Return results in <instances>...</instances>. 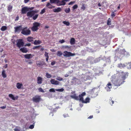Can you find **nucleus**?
<instances>
[{
  "label": "nucleus",
  "mask_w": 131,
  "mask_h": 131,
  "mask_svg": "<svg viewBox=\"0 0 131 131\" xmlns=\"http://www.w3.org/2000/svg\"><path fill=\"white\" fill-rule=\"evenodd\" d=\"M33 38L32 37H28L27 38V41H28L31 42L33 41Z\"/></svg>",
  "instance_id": "nucleus-28"
},
{
  "label": "nucleus",
  "mask_w": 131,
  "mask_h": 131,
  "mask_svg": "<svg viewBox=\"0 0 131 131\" xmlns=\"http://www.w3.org/2000/svg\"><path fill=\"white\" fill-rule=\"evenodd\" d=\"M110 104L112 105L114 103V101H113L111 100L110 101Z\"/></svg>",
  "instance_id": "nucleus-52"
},
{
  "label": "nucleus",
  "mask_w": 131,
  "mask_h": 131,
  "mask_svg": "<svg viewBox=\"0 0 131 131\" xmlns=\"http://www.w3.org/2000/svg\"><path fill=\"white\" fill-rule=\"evenodd\" d=\"M33 56L30 54H25L24 55V56L26 59H29L33 57Z\"/></svg>",
  "instance_id": "nucleus-16"
},
{
  "label": "nucleus",
  "mask_w": 131,
  "mask_h": 131,
  "mask_svg": "<svg viewBox=\"0 0 131 131\" xmlns=\"http://www.w3.org/2000/svg\"><path fill=\"white\" fill-rule=\"evenodd\" d=\"M49 58V57H46V61L47 62H48Z\"/></svg>",
  "instance_id": "nucleus-64"
},
{
  "label": "nucleus",
  "mask_w": 131,
  "mask_h": 131,
  "mask_svg": "<svg viewBox=\"0 0 131 131\" xmlns=\"http://www.w3.org/2000/svg\"><path fill=\"white\" fill-rule=\"evenodd\" d=\"M29 10V8L27 7H25L22 8L21 13L22 14H25L26 12Z\"/></svg>",
  "instance_id": "nucleus-9"
},
{
  "label": "nucleus",
  "mask_w": 131,
  "mask_h": 131,
  "mask_svg": "<svg viewBox=\"0 0 131 131\" xmlns=\"http://www.w3.org/2000/svg\"><path fill=\"white\" fill-rule=\"evenodd\" d=\"M115 12H112L111 14V16L112 17H114L115 16Z\"/></svg>",
  "instance_id": "nucleus-44"
},
{
  "label": "nucleus",
  "mask_w": 131,
  "mask_h": 131,
  "mask_svg": "<svg viewBox=\"0 0 131 131\" xmlns=\"http://www.w3.org/2000/svg\"><path fill=\"white\" fill-rule=\"evenodd\" d=\"M56 90L57 91L59 92H63L64 90V89L63 88L60 89H56Z\"/></svg>",
  "instance_id": "nucleus-38"
},
{
  "label": "nucleus",
  "mask_w": 131,
  "mask_h": 131,
  "mask_svg": "<svg viewBox=\"0 0 131 131\" xmlns=\"http://www.w3.org/2000/svg\"><path fill=\"white\" fill-rule=\"evenodd\" d=\"M50 82L52 84L56 85H59L60 83L58 81L53 79H51Z\"/></svg>",
  "instance_id": "nucleus-11"
},
{
  "label": "nucleus",
  "mask_w": 131,
  "mask_h": 131,
  "mask_svg": "<svg viewBox=\"0 0 131 131\" xmlns=\"http://www.w3.org/2000/svg\"><path fill=\"white\" fill-rule=\"evenodd\" d=\"M74 3V2H71L69 3L68 4H69V5H72Z\"/></svg>",
  "instance_id": "nucleus-55"
},
{
  "label": "nucleus",
  "mask_w": 131,
  "mask_h": 131,
  "mask_svg": "<svg viewBox=\"0 0 131 131\" xmlns=\"http://www.w3.org/2000/svg\"><path fill=\"white\" fill-rule=\"evenodd\" d=\"M49 91L50 92H55L53 88H52V89H50L49 90Z\"/></svg>",
  "instance_id": "nucleus-48"
},
{
  "label": "nucleus",
  "mask_w": 131,
  "mask_h": 131,
  "mask_svg": "<svg viewBox=\"0 0 131 131\" xmlns=\"http://www.w3.org/2000/svg\"><path fill=\"white\" fill-rule=\"evenodd\" d=\"M70 9L69 8H66L65 9V12L66 13H69L70 11Z\"/></svg>",
  "instance_id": "nucleus-34"
},
{
  "label": "nucleus",
  "mask_w": 131,
  "mask_h": 131,
  "mask_svg": "<svg viewBox=\"0 0 131 131\" xmlns=\"http://www.w3.org/2000/svg\"><path fill=\"white\" fill-rule=\"evenodd\" d=\"M40 97L38 95L35 96L32 98L33 101L37 103L39 102L40 100Z\"/></svg>",
  "instance_id": "nucleus-7"
},
{
  "label": "nucleus",
  "mask_w": 131,
  "mask_h": 131,
  "mask_svg": "<svg viewBox=\"0 0 131 131\" xmlns=\"http://www.w3.org/2000/svg\"><path fill=\"white\" fill-rule=\"evenodd\" d=\"M62 53L61 51H58L57 52V55L60 57L62 55Z\"/></svg>",
  "instance_id": "nucleus-35"
},
{
  "label": "nucleus",
  "mask_w": 131,
  "mask_h": 131,
  "mask_svg": "<svg viewBox=\"0 0 131 131\" xmlns=\"http://www.w3.org/2000/svg\"><path fill=\"white\" fill-rule=\"evenodd\" d=\"M81 8L83 10H84L85 8V7L84 6V5L83 4L82 5V6L81 7Z\"/></svg>",
  "instance_id": "nucleus-46"
},
{
  "label": "nucleus",
  "mask_w": 131,
  "mask_h": 131,
  "mask_svg": "<svg viewBox=\"0 0 131 131\" xmlns=\"http://www.w3.org/2000/svg\"><path fill=\"white\" fill-rule=\"evenodd\" d=\"M29 8V10L30 9L31 10H32L34 8V7H32L30 8Z\"/></svg>",
  "instance_id": "nucleus-62"
},
{
  "label": "nucleus",
  "mask_w": 131,
  "mask_h": 131,
  "mask_svg": "<svg viewBox=\"0 0 131 131\" xmlns=\"http://www.w3.org/2000/svg\"><path fill=\"white\" fill-rule=\"evenodd\" d=\"M29 0H24V2L25 3H27Z\"/></svg>",
  "instance_id": "nucleus-56"
},
{
  "label": "nucleus",
  "mask_w": 131,
  "mask_h": 131,
  "mask_svg": "<svg viewBox=\"0 0 131 131\" xmlns=\"http://www.w3.org/2000/svg\"><path fill=\"white\" fill-rule=\"evenodd\" d=\"M20 50L23 53H26L28 51L27 49L25 47L20 48Z\"/></svg>",
  "instance_id": "nucleus-15"
},
{
  "label": "nucleus",
  "mask_w": 131,
  "mask_h": 131,
  "mask_svg": "<svg viewBox=\"0 0 131 131\" xmlns=\"http://www.w3.org/2000/svg\"><path fill=\"white\" fill-rule=\"evenodd\" d=\"M0 108H2V109L5 108H6V106L4 105V106H1Z\"/></svg>",
  "instance_id": "nucleus-53"
},
{
  "label": "nucleus",
  "mask_w": 131,
  "mask_h": 131,
  "mask_svg": "<svg viewBox=\"0 0 131 131\" xmlns=\"http://www.w3.org/2000/svg\"><path fill=\"white\" fill-rule=\"evenodd\" d=\"M46 7H47L49 9H51L52 8H54L55 6H52L50 3L48 2L47 3V4L46 5Z\"/></svg>",
  "instance_id": "nucleus-14"
},
{
  "label": "nucleus",
  "mask_w": 131,
  "mask_h": 131,
  "mask_svg": "<svg viewBox=\"0 0 131 131\" xmlns=\"http://www.w3.org/2000/svg\"><path fill=\"white\" fill-rule=\"evenodd\" d=\"M22 84L21 83H18L16 84V87L18 89H20L21 87L22 86Z\"/></svg>",
  "instance_id": "nucleus-23"
},
{
  "label": "nucleus",
  "mask_w": 131,
  "mask_h": 131,
  "mask_svg": "<svg viewBox=\"0 0 131 131\" xmlns=\"http://www.w3.org/2000/svg\"><path fill=\"white\" fill-rule=\"evenodd\" d=\"M107 87H108L109 89H111L112 88V85L110 82H108L106 85Z\"/></svg>",
  "instance_id": "nucleus-33"
},
{
  "label": "nucleus",
  "mask_w": 131,
  "mask_h": 131,
  "mask_svg": "<svg viewBox=\"0 0 131 131\" xmlns=\"http://www.w3.org/2000/svg\"><path fill=\"white\" fill-rule=\"evenodd\" d=\"M63 56L66 57H69L70 56H75V53H72L70 52L67 51H64L63 52Z\"/></svg>",
  "instance_id": "nucleus-5"
},
{
  "label": "nucleus",
  "mask_w": 131,
  "mask_h": 131,
  "mask_svg": "<svg viewBox=\"0 0 131 131\" xmlns=\"http://www.w3.org/2000/svg\"><path fill=\"white\" fill-rule=\"evenodd\" d=\"M90 99L89 97H86L85 100H84L83 98H81V99H79V100L81 101L82 103H86L90 102Z\"/></svg>",
  "instance_id": "nucleus-8"
},
{
  "label": "nucleus",
  "mask_w": 131,
  "mask_h": 131,
  "mask_svg": "<svg viewBox=\"0 0 131 131\" xmlns=\"http://www.w3.org/2000/svg\"><path fill=\"white\" fill-rule=\"evenodd\" d=\"M40 46H35L33 48V49H38L40 47Z\"/></svg>",
  "instance_id": "nucleus-47"
},
{
  "label": "nucleus",
  "mask_w": 131,
  "mask_h": 131,
  "mask_svg": "<svg viewBox=\"0 0 131 131\" xmlns=\"http://www.w3.org/2000/svg\"><path fill=\"white\" fill-rule=\"evenodd\" d=\"M127 63L126 64H122L121 63H120L118 64V67L120 68H124L126 67Z\"/></svg>",
  "instance_id": "nucleus-17"
},
{
  "label": "nucleus",
  "mask_w": 131,
  "mask_h": 131,
  "mask_svg": "<svg viewBox=\"0 0 131 131\" xmlns=\"http://www.w3.org/2000/svg\"><path fill=\"white\" fill-rule=\"evenodd\" d=\"M56 79L57 80L60 81H62L63 80V79L62 78L58 76L57 77V78Z\"/></svg>",
  "instance_id": "nucleus-32"
},
{
  "label": "nucleus",
  "mask_w": 131,
  "mask_h": 131,
  "mask_svg": "<svg viewBox=\"0 0 131 131\" xmlns=\"http://www.w3.org/2000/svg\"><path fill=\"white\" fill-rule=\"evenodd\" d=\"M128 75V73L122 72L117 77L113 83L114 84L115 86H120L125 82V80L127 77Z\"/></svg>",
  "instance_id": "nucleus-1"
},
{
  "label": "nucleus",
  "mask_w": 131,
  "mask_h": 131,
  "mask_svg": "<svg viewBox=\"0 0 131 131\" xmlns=\"http://www.w3.org/2000/svg\"><path fill=\"white\" fill-rule=\"evenodd\" d=\"M23 28L21 25L16 26L14 27V31L15 32H20L22 31Z\"/></svg>",
  "instance_id": "nucleus-6"
},
{
  "label": "nucleus",
  "mask_w": 131,
  "mask_h": 131,
  "mask_svg": "<svg viewBox=\"0 0 131 131\" xmlns=\"http://www.w3.org/2000/svg\"><path fill=\"white\" fill-rule=\"evenodd\" d=\"M93 117V115H91L90 116H89V117H88V119H91Z\"/></svg>",
  "instance_id": "nucleus-58"
},
{
  "label": "nucleus",
  "mask_w": 131,
  "mask_h": 131,
  "mask_svg": "<svg viewBox=\"0 0 131 131\" xmlns=\"http://www.w3.org/2000/svg\"><path fill=\"white\" fill-rule=\"evenodd\" d=\"M36 64L39 67H40L42 65L41 61H37L36 62Z\"/></svg>",
  "instance_id": "nucleus-26"
},
{
  "label": "nucleus",
  "mask_w": 131,
  "mask_h": 131,
  "mask_svg": "<svg viewBox=\"0 0 131 131\" xmlns=\"http://www.w3.org/2000/svg\"><path fill=\"white\" fill-rule=\"evenodd\" d=\"M45 12V8H43L41 11L40 12V14H42L44 13Z\"/></svg>",
  "instance_id": "nucleus-42"
},
{
  "label": "nucleus",
  "mask_w": 131,
  "mask_h": 131,
  "mask_svg": "<svg viewBox=\"0 0 131 131\" xmlns=\"http://www.w3.org/2000/svg\"><path fill=\"white\" fill-rule=\"evenodd\" d=\"M50 3L51 4L56 3V0H50Z\"/></svg>",
  "instance_id": "nucleus-41"
},
{
  "label": "nucleus",
  "mask_w": 131,
  "mask_h": 131,
  "mask_svg": "<svg viewBox=\"0 0 131 131\" xmlns=\"http://www.w3.org/2000/svg\"><path fill=\"white\" fill-rule=\"evenodd\" d=\"M66 4L65 2L63 0L57 2V6H60L61 5H64Z\"/></svg>",
  "instance_id": "nucleus-10"
},
{
  "label": "nucleus",
  "mask_w": 131,
  "mask_h": 131,
  "mask_svg": "<svg viewBox=\"0 0 131 131\" xmlns=\"http://www.w3.org/2000/svg\"><path fill=\"white\" fill-rule=\"evenodd\" d=\"M21 33H30V31L28 29L27 27H26L23 28Z\"/></svg>",
  "instance_id": "nucleus-12"
},
{
  "label": "nucleus",
  "mask_w": 131,
  "mask_h": 131,
  "mask_svg": "<svg viewBox=\"0 0 131 131\" xmlns=\"http://www.w3.org/2000/svg\"><path fill=\"white\" fill-rule=\"evenodd\" d=\"M70 42L71 45H73L75 44V39L73 38H71L70 39Z\"/></svg>",
  "instance_id": "nucleus-21"
},
{
  "label": "nucleus",
  "mask_w": 131,
  "mask_h": 131,
  "mask_svg": "<svg viewBox=\"0 0 131 131\" xmlns=\"http://www.w3.org/2000/svg\"><path fill=\"white\" fill-rule=\"evenodd\" d=\"M9 96L12 99L14 100H17L18 98V96H17L15 97L12 94H9Z\"/></svg>",
  "instance_id": "nucleus-18"
},
{
  "label": "nucleus",
  "mask_w": 131,
  "mask_h": 131,
  "mask_svg": "<svg viewBox=\"0 0 131 131\" xmlns=\"http://www.w3.org/2000/svg\"><path fill=\"white\" fill-rule=\"evenodd\" d=\"M18 19H19V17H18V16L17 17H16V18L15 20V21L17 20H18Z\"/></svg>",
  "instance_id": "nucleus-63"
},
{
  "label": "nucleus",
  "mask_w": 131,
  "mask_h": 131,
  "mask_svg": "<svg viewBox=\"0 0 131 131\" xmlns=\"http://www.w3.org/2000/svg\"><path fill=\"white\" fill-rule=\"evenodd\" d=\"M2 75L4 78H5L7 77V75L5 73V71L4 70H3L2 71Z\"/></svg>",
  "instance_id": "nucleus-22"
},
{
  "label": "nucleus",
  "mask_w": 131,
  "mask_h": 131,
  "mask_svg": "<svg viewBox=\"0 0 131 131\" xmlns=\"http://www.w3.org/2000/svg\"><path fill=\"white\" fill-rule=\"evenodd\" d=\"M63 23L64 24L66 25L67 26H68L70 25V23L68 21H63Z\"/></svg>",
  "instance_id": "nucleus-31"
},
{
  "label": "nucleus",
  "mask_w": 131,
  "mask_h": 131,
  "mask_svg": "<svg viewBox=\"0 0 131 131\" xmlns=\"http://www.w3.org/2000/svg\"><path fill=\"white\" fill-rule=\"evenodd\" d=\"M46 76L47 78H51L52 77L51 75L48 73H46Z\"/></svg>",
  "instance_id": "nucleus-30"
},
{
  "label": "nucleus",
  "mask_w": 131,
  "mask_h": 131,
  "mask_svg": "<svg viewBox=\"0 0 131 131\" xmlns=\"http://www.w3.org/2000/svg\"><path fill=\"white\" fill-rule=\"evenodd\" d=\"M59 42H60L61 43H63L65 42V41L64 40L62 39V40H60Z\"/></svg>",
  "instance_id": "nucleus-51"
},
{
  "label": "nucleus",
  "mask_w": 131,
  "mask_h": 131,
  "mask_svg": "<svg viewBox=\"0 0 131 131\" xmlns=\"http://www.w3.org/2000/svg\"><path fill=\"white\" fill-rule=\"evenodd\" d=\"M24 43L23 40L22 39H19L17 40V43L16 44L17 46L19 48L24 46Z\"/></svg>",
  "instance_id": "nucleus-4"
},
{
  "label": "nucleus",
  "mask_w": 131,
  "mask_h": 131,
  "mask_svg": "<svg viewBox=\"0 0 131 131\" xmlns=\"http://www.w3.org/2000/svg\"><path fill=\"white\" fill-rule=\"evenodd\" d=\"M7 29V27L6 26H3L1 28V30L2 31H4Z\"/></svg>",
  "instance_id": "nucleus-37"
},
{
  "label": "nucleus",
  "mask_w": 131,
  "mask_h": 131,
  "mask_svg": "<svg viewBox=\"0 0 131 131\" xmlns=\"http://www.w3.org/2000/svg\"><path fill=\"white\" fill-rule=\"evenodd\" d=\"M34 127V125H31L29 127V128L30 129H32Z\"/></svg>",
  "instance_id": "nucleus-50"
},
{
  "label": "nucleus",
  "mask_w": 131,
  "mask_h": 131,
  "mask_svg": "<svg viewBox=\"0 0 131 131\" xmlns=\"http://www.w3.org/2000/svg\"><path fill=\"white\" fill-rule=\"evenodd\" d=\"M63 116L64 117H66L68 116V115L67 114H63Z\"/></svg>",
  "instance_id": "nucleus-57"
},
{
  "label": "nucleus",
  "mask_w": 131,
  "mask_h": 131,
  "mask_svg": "<svg viewBox=\"0 0 131 131\" xmlns=\"http://www.w3.org/2000/svg\"><path fill=\"white\" fill-rule=\"evenodd\" d=\"M33 26L31 28V30L33 31H36L39 29L38 27L40 26V23L37 22H35L33 24Z\"/></svg>",
  "instance_id": "nucleus-3"
},
{
  "label": "nucleus",
  "mask_w": 131,
  "mask_h": 131,
  "mask_svg": "<svg viewBox=\"0 0 131 131\" xmlns=\"http://www.w3.org/2000/svg\"><path fill=\"white\" fill-rule=\"evenodd\" d=\"M42 78L40 77H38L37 78V82L38 84H40L42 83Z\"/></svg>",
  "instance_id": "nucleus-13"
},
{
  "label": "nucleus",
  "mask_w": 131,
  "mask_h": 131,
  "mask_svg": "<svg viewBox=\"0 0 131 131\" xmlns=\"http://www.w3.org/2000/svg\"><path fill=\"white\" fill-rule=\"evenodd\" d=\"M115 51L116 52V53H118L119 52V50L118 49H118H116Z\"/></svg>",
  "instance_id": "nucleus-59"
},
{
  "label": "nucleus",
  "mask_w": 131,
  "mask_h": 131,
  "mask_svg": "<svg viewBox=\"0 0 131 131\" xmlns=\"http://www.w3.org/2000/svg\"><path fill=\"white\" fill-rule=\"evenodd\" d=\"M32 10L29 11L27 13V17L29 18H32V19L34 20H36L38 18L39 15L38 14H36L34 15Z\"/></svg>",
  "instance_id": "nucleus-2"
},
{
  "label": "nucleus",
  "mask_w": 131,
  "mask_h": 131,
  "mask_svg": "<svg viewBox=\"0 0 131 131\" xmlns=\"http://www.w3.org/2000/svg\"><path fill=\"white\" fill-rule=\"evenodd\" d=\"M111 19L109 18H108L107 21V24L108 25H110L111 24Z\"/></svg>",
  "instance_id": "nucleus-36"
},
{
  "label": "nucleus",
  "mask_w": 131,
  "mask_h": 131,
  "mask_svg": "<svg viewBox=\"0 0 131 131\" xmlns=\"http://www.w3.org/2000/svg\"><path fill=\"white\" fill-rule=\"evenodd\" d=\"M55 64V62L54 61H53L51 62V65H54V64Z\"/></svg>",
  "instance_id": "nucleus-54"
},
{
  "label": "nucleus",
  "mask_w": 131,
  "mask_h": 131,
  "mask_svg": "<svg viewBox=\"0 0 131 131\" xmlns=\"http://www.w3.org/2000/svg\"><path fill=\"white\" fill-rule=\"evenodd\" d=\"M31 44L30 43H27L26 44L25 46H30Z\"/></svg>",
  "instance_id": "nucleus-61"
},
{
  "label": "nucleus",
  "mask_w": 131,
  "mask_h": 131,
  "mask_svg": "<svg viewBox=\"0 0 131 131\" xmlns=\"http://www.w3.org/2000/svg\"><path fill=\"white\" fill-rule=\"evenodd\" d=\"M45 56L46 57H49V56L48 55V53L47 52H45Z\"/></svg>",
  "instance_id": "nucleus-49"
},
{
  "label": "nucleus",
  "mask_w": 131,
  "mask_h": 131,
  "mask_svg": "<svg viewBox=\"0 0 131 131\" xmlns=\"http://www.w3.org/2000/svg\"><path fill=\"white\" fill-rule=\"evenodd\" d=\"M71 97L72 98L76 100H79V97L78 96H77L75 94H74L73 95H71Z\"/></svg>",
  "instance_id": "nucleus-20"
},
{
  "label": "nucleus",
  "mask_w": 131,
  "mask_h": 131,
  "mask_svg": "<svg viewBox=\"0 0 131 131\" xmlns=\"http://www.w3.org/2000/svg\"><path fill=\"white\" fill-rule=\"evenodd\" d=\"M85 94L86 93L85 92H83L81 94H80L79 95L80 99H81V98H83V96H84Z\"/></svg>",
  "instance_id": "nucleus-27"
},
{
  "label": "nucleus",
  "mask_w": 131,
  "mask_h": 131,
  "mask_svg": "<svg viewBox=\"0 0 131 131\" xmlns=\"http://www.w3.org/2000/svg\"><path fill=\"white\" fill-rule=\"evenodd\" d=\"M71 46H63V48L67 49L68 50H70L71 49Z\"/></svg>",
  "instance_id": "nucleus-25"
},
{
  "label": "nucleus",
  "mask_w": 131,
  "mask_h": 131,
  "mask_svg": "<svg viewBox=\"0 0 131 131\" xmlns=\"http://www.w3.org/2000/svg\"><path fill=\"white\" fill-rule=\"evenodd\" d=\"M33 12V13H34V15L35 13H38L39 12V10H32Z\"/></svg>",
  "instance_id": "nucleus-45"
},
{
  "label": "nucleus",
  "mask_w": 131,
  "mask_h": 131,
  "mask_svg": "<svg viewBox=\"0 0 131 131\" xmlns=\"http://www.w3.org/2000/svg\"><path fill=\"white\" fill-rule=\"evenodd\" d=\"M20 127H17L14 129V131H20Z\"/></svg>",
  "instance_id": "nucleus-40"
},
{
  "label": "nucleus",
  "mask_w": 131,
  "mask_h": 131,
  "mask_svg": "<svg viewBox=\"0 0 131 131\" xmlns=\"http://www.w3.org/2000/svg\"><path fill=\"white\" fill-rule=\"evenodd\" d=\"M61 10V9L60 7H58L57 8H55L53 9V11L55 13H58Z\"/></svg>",
  "instance_id": "nucleus-19"
},
{
  "label": "nucleus",
  "mask_w": 131,
  "mask_h": 131,
  "mask_svg": "<svg viewBox=\"0 0 131 131\" xmlns=\"http://www.w3.org/2000/svg\"><path fill=\"white\" fill-rule=\"evenodd\" d=\"M41 43V41L38 40H35L34 42V44L35 45H37L38 44H39Z\"/></svg>",
  "instance_id": "nucleus-24"
},
{
  "label": "nucleus",
  "mask_w": 131,
  "mask_h": 131,
  "mask_svg": "<svg viewBox=\"0 0 131 131\" xmlns=\"http://www.w3.org/2000/svg\"><path fill=\"white\" fill-rule=\"evenodd\" d=\"M38 90L40 92L43 93L44 92V91L41 88H39L38 89Z\"/></svg>",
  "instance_id": "nucleus-43"
},
{
  "label": "nucleus",
  "mask_w": 131,
  "mask_h": 131,
  "mask_svg": "<svg viewBox=\"0 0 131 131\" xmlns=\"http://www.w3.org/2000/svg\"><path fill=\"white\" fill-rule=\"evenodd\" d=\"M114 36L112 35H110V36H109V38H112Z\"/></svg>",
  "instance_id": "nucleus-60"
},
{
  "label": "nucleus",
  "mask_w": 131,
  "mask_h": 131,
  "mask_svg": "<svg viewBox=\"0 0 131 131\" xmlns=\"http://www.w3.org/2000/svg\"><path fill=\"white\" fill-rule=\"evenodd\" d=\"M78 7V5L77 4H75L72 7L73 10H74L77 9Z\"/></svg>",
  "instance_id": "nucleus-39"
},
{
  "label": "nucleus",
  "mask_w": 131,
  "mask_h": 131,
  "mask_svg": "<svg viewBox=\"0 0 131 131\" xmlns=\"http://www.w3.org/2000/svg\"><path fill=\"white\" fill-rule=\"evenodd\" d=\"M13 8V6L10 5H8V8L7 9L9 11H10L12 9V8Z\"/></svg>",
  "instance_id": "nucleus-29"
}]
</instances>
